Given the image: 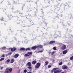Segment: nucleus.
Returning a JSON list of instances; mask_svg holds the SVG:
<instances>
[{"label":"nucleus","instance_id":"26","mask_svg":"<svg viewBox=\"0 0 73 73\" xmlns=\"http://www.w3.org/2000/svg\"><path fill=\"white\" fill-rule=\"evenodd\" d=\"M29 56V55L27 54H26L25 55V56L26 57H27V56Z\"/></svg>","mask_w":73,"mask_h":73},{"label":"nucleus","instance_id":"12","mask_svg":"<svg viewBox=\"0 0 73 73\" xmlns=\"http://www.w3.org/2000/svg\"><path fill=\"white\" fill-rule=\"evenodd\" d=\"M18 56H19V54H17L14 55V57L16 58H17V57H18Z\"/></svg>","mask_w":73,"mask_h":73},{"label":"nucleus","instance_id":"30","mask_svg":"<svg viewBox=\"0 0 73 73\" xmlns=\"http://www.w3.org/2000/svg\"><path fill=\"white\" fill-rule=\"evenodd\" d=\"M3 49H6V47L3 46L2 47Z\"/></svg>","mask_w":73,"mask_h":73},{"label":"nucleus","instance_id":"24","mask_svg":"<svg viewBox=\"0 0 73 73\" xmlns=\"http://www.w3.org/2000/svg\"><path fill=\"white\" fill-rule=\"evenodd\" d=\"M5 58H1V59H0V61H2V60H4Z\"/></svg>","mask_w":73,"mask_h":73},{"label":"nucleus","instance_id":"39","mask_svg":"<svg viewBox=\"0 0 73 73\" xmlns=\"http://www.w3.org/2000/svg\"><path fill=\"white\" fill-rule=\"evenodd\" d=\"M44 45H45V44H44Z\"/></svg>","mask_w":73,"mask_h":73},{"label":"nucleus","instance_id":"18","mask_svg":"<svg viewBox=\"0 0 73 73\" xmlns=\"http://www.w3.org/2000/svg\"><path fill=\"white\" fill-rule=\"evenodd\" d=\"M21 50H25V48H22L20 49Z\"/></svg>","mask_w":73,"mask_h":73},{"label":"nucleus","instance_id":"29","mask_svg":"<svg viewBox=\"0 0 73 73\" xmlns=\"http://www.w3.org/2000/svg\"><path fill=\"white\" fill-rule=\"evenodd\" d=\"M62 62H60L59 63V65H62Z\"/></svg>","mask_w":73,"mask_h":73},{"label":"nucleus","instance_id":"5","mask_svg":"<svg viewBox=\"0 0 73 73\" xmlns=\"http://www.w3.org/2000/svg\"><path fill=\"white\" fill-rule=\"evenodd\" d=\"M4 73H10L9 72V70L8 68H6L5 70V71L4 72Z\"/></svg>","mask_w":73,"mask_h":73},{"label":"nucleus","instance_id":"27","mask_svg":"<svg viewBox=\"0 0 73 73\" xmlns=\"http://www.w3.org/2000/svg\"><path fill=\"white\" fill-rule=\"evenodd\" d=\"M11 54H12V52H10L8 54V55L9 56L11 55Z\"/></svg>","mask_w":73,"mask_h":73},{"label":"nucleus","instance_id":"25","mask_svg":"<svg viewBox=\"0 0 73 73\" xmlns=\"http://www.w3.org/2000/svg\"><path fill=\"white\" fill-rule=\"evenodd\" d=\"M27 50H31V49H30V48H27V49H26L25 50H26V51H27Z\"/></svg>","mask_w":73,"mask_h":73},{"label":"nucleus","instance_id":"36","mask_svg":"<svg viewBox=\"0 0 73 73\" xmlns=\"http://www.w3.org/2000/svg\"><path fill=\"white\" fill-rule=\"evenodd\" d=\"M3 18H2V19H1V21H3Z\"/></svg>","mask_w":73,"mask_h":73},{"label":"nucleus","instance_id":"4","mask_svg":"<svg viewBox=\"0 0 73 73\" xmlns=\"http://www.w3.org/2000/svg\"><path fill=\"white\" fill-rule=\"evenodd\" d=\"M66 45L64 44L62 46V49H63V50H64L66 49Z\"/></svg>","mask_w":73,"mask_h":73},{"label":"nucleus","instance_id":"34","mask_svg":"<svg viewBox=\"0 0 73 73\" xmlns=\"http://www.w3.org/2000/svg\"><path fill=\"white\" fill-rule=\"evenodd\" d=\"M5 57V55L3 54L2 55V57Z\"/></svg>","mask_w":73,"mask_h":73},{"label":"nucleus","instance_id":"9","mask_svg":"<svg viewBox=\"0 0 73 73\" xmlns=\"http://www.w3.org/2000/svg\"><path fill=\"white\" fill-rule=\"evenodd\" d=\"M60 72H61V71H59L58 70H57L56 71H54V73H60Z\"/></svg>","mask_w":73,"mask_h":73},{"label":"nucleus","instance_id":"2","mask_svg":"<svg viewBox=\"0 0 73 73\" xmlns=\"http://www.w3.org/2000/svg\"><path fill=\"white\" fill-rule=\"evenodd\" d=\"M49 44L50 45H54V44H55V41H50L49 42Z\"/></svg>","mask_w":73,"mask_h":73},{"label":"nucleus","instance_id":"11","mask_svg":"<svg viewBox=\"0 0 73 73\" xmlns=\"http://www.w3.org/2000/svg\"><path fill=\"white\" fill-rule=\"evenodd\" d=\"M67 52H68V51H67V50H65L63 51V54H65Z\"/></svg>","mask_w":73,"mask_h":73},{"label":"nucleus","instance_id":"17","mask_svg":"<svg viewBox=\"0 0 73 73\" xmlns=\"http://www.w3.org/2000/svg\"><path fill=\"white\" fill-rule=\"evenodd\" d=\"M48 64H49V62L48 61H46L45 62V65H47Z\"/></svg>","mask_w":73,"mask_h":73},{"label":"nucleus","instance_id":"8","mask_svg":"<svg viewBox=\"0 0 73 73\" xmlns=\"http://www.w3.org/2000/svg\"><path fill=\"white\" fill-rule=\"evenodd\" d=\"M16 50V48H12L11 51L12 52H14V51H15Z\"/></svg>","mask_w":73,"mask_h":73},{"label":"nucleus","instance_id":"40","mask_svg":"<svg viewBox=\"0 0 73 73\" xmlns=\"http://www.w3.org/2000/svg\"><path fill=\"white\" fill-rule=\"evenodd\" d=\"M56 36H57V35H56Z\"/></svg>","mask_w":73,"mask_h":73},{"label":"nucleus","instance_id":"19","mask_svg":"<svg viewBox=\"0 0 73 73\" xmlns=\"http://www.w3.org/2000/svg\"><path fill=\"white\" fill-rule=\"evenodd\" d=\"M11 63H13L14 62V59H12L11 60Z\"/></svg>","mask_w":73,"mask_h":73},{"label":"nucleus","instance_id":"28","mask_svg":"<svg viewBox=\"0 0 73 73\" xmlns=\"http://www.w3.org/2000/svg\"><path fill=\"white\" fill-rule=\"evenodd\" d=\"M24 73H27V70H24Z\"/></svg>","mask_w":73,"mask_h":73},{"label":"nucleus","instance_id":"23","mask_svg":"<svg viewBox=\"0 0 73 73\" xmlns=\"http://www.w3.org/2000/svg\"><path fill=\"white\" fill-rule=\"evenodd\" d=\"M70 59L71 60H73V56H72V57H71Z\"/></svg>","mask_w":73,"mask_h":73},{"label":"nucleus","instance_id":"6","mask_svg":"<svg viewBox=\"0 0 73 73\" xmlns=\"http://www.w3.org/2000/svg\"><path fill=\"white\" fill-rule=\"evenodd\" d=\"M44 51V49L43 48H42L40 49V50H39L38 51V53H42V52Z\"/></svg>","mask_w":73,"mask_h":73},{"label":"nucleus","instance_id":"32","mask_svg":"<svg viewBox=\"0 0 73 73\" xmlns=\"http://www.w3.org/2000/svg\"><path fill=\"white\" fill-rule=\"evenodd\" d=\"M27 68H28V69H32V67H30V66H29V67H28Z\"/></svg>","mask_w":73,"mask_h":73},{"label":"nucleus","instance_id":"16","mask_svg":"<svg viewBox=\"0 0 73 73\" xmlns=\"http://www.w3.org/2000/svg\"><path fill=\"white\" fill-rule=\"evenodd\" d=\"M27 65H28L29 66H31V62H28L27 63Z\"/></svg>","mask_w":73,"mask_h":73},{"label":"nucleus","instance_id":"14","mask_svg":"<svg viewBox=\"0 0 73 73\" xmlns=\"http://www.w3.org/2000/svg\"><path fill=\"white\" fill-rule=\"evenodd\" d=\"M9 71V73H11L12 71V68H8Z\"/></svg>","mask_w":73,"mask_h":73},{"label":"nucleus","instance_id":"3","mask_svg":"<svg viewBox=\"0 0 73 73\" xmlns=\"http://www.w3.org/2000/svg\"><path fill=\"white\" fill-rule=\"evenodd\" d=\"M62 69L65 70V69H67V66H66V65H63L62 66Z\"/></svg>","mask_w":73,"mask_h":73},{"label":"nucleus","instance_id":"37","mask_svg":"<svg viewBox=\"0 0 73 73\" xmlns=\"http://www.w3.org/2000/svg\"><path fill=\"white\" fill-rule=\"evenodd\" d=\"M62 73H64V72H62Z\"/></svg>","mask_w":73,"mask_h":73},{"label":"nucleus","instance_id":"1","mask_svg":"<svg viewBox=\"0 0 73 73\" xmlns=\"http://www.w3.org/2000/svg\"><path fill=\"white\" fill-rule=\"evenodd\" d=\"M40 65H41V63H37L35 65V68H36V69L39 68V67H40Z\"/></svg>","mask_w":73,"mask_h":73},{"label":"nucleus","instance_id":"7","mask_svg":"<svg viewBox=\"0 0 73 73\" xmlns=\"http://www.w3.org/2000/svg\"><path fill=\"white\" fill-rule=\"evenodd\" d=\"M36 48H37V46H35L32 47L31 49H34V50H35V49H36Z\"/></svg>","mask_w":73,"mask_h":73},{"label":"nucleus","instance_id":"21","mask_svg":"<svg viewBox=\"0 0 73 73\" xmlns=\"http://www.w3.org/2000/svg\"><path fill=\"white\" fill-rule=\"evenodd\" d=\"M8 62V63L9 62H10V59H8L6 61V62Z\"/></svg>","mask_w":73,"mask_h":73},{"label":"nucleus","instance_id":"38","mask_svg":"<svg viewBox=\"0 0 73 73\" xmlns=\"http://www.w3.org/2000/svg\"><path fill=\"white\" fill-rule=\"evenodd\" d=\"M8 56V55H6V56Z\"/></svg>","mask_w":73,"mask_h":73},{"label":"nucleus","instance_id":"33","mask_svg":"<svg viewBox=\"0 0 73 73\" xmlns=\"http://www.w3.org/2000/svg\"><path fill=\"white\" fill-rule=\"evenodd\" d=\"M54 53H55V52H54V51L52 52V53L51 54L52 55H53V54H54Z\"/></svg>","mask_w":73,"mask_h":73},{"label":"nucleus","instance_id":"10","mask_svg":"<svg viewBox=\"0 0 73 73\" xmlns=\"http://www.w3.org/2000/svg\"><path fill=\"white\" fill-rule=\"evenodd\" d=\"M36 62H37V61L35 60H34L32 62V63L33 64V65H35V64H36Z\"/></svg>","mask_w":73,"mask_h":73},{"label":"nucleus","instance_id":"35","mask_svg":"<svg viewBox=\"0 0 73 73\" xmlns=\"http://www.w3.org/2000/svg\"><path fill=\"white\" fill-rule=\"evenodd\" d=\"M3 69V67H1V70H2Z\"/></svg>","mask_w":73,"mask_h":73},{"label":"nucleus","instance_id":"22","mask_svg":"<svg viewBox=\"0 0 73 73\" xmlns=\"http://www.w3.org/2000/svg\"><path fill=\"white\" fill-rule=\"evenodd\" d=\"M27 54H29V55H31V54H32V52H28L27 53Z\"/></svg>","mask_w":73,"mask_h":73},{"label":"nucleus","instance_id":"20","mask_svg":"<svg viewBox=\"0 0 73 73\" xmlns=\"http://www.w3.org/2000/svg\"><path fill=\"white\" fill-rule=\"evenodd\" d=\"M53 49L54 50H57V48H56V47H54L53 48Z\"/></svg>","mask_w":73,"mask_h":73},{"label":"nucleus","instance_id":"15","mask_svg":"<svg viewBox=\"0 0 73 73\" xmlns=\"http://www.w3.org/2000/svg\"><path fill=\"white\" fill-rule=\"evenodd\" d=\"M43 46H42L41 45H38L37 46V48H40L41 49V48H42Z\"/></svg>","mask_w":73,"mask_h":73},{"label":"nucleus","instance_id":"31","mask_svg":"<svg viewBox=\"0 0 73 73\" xmlns=\"http://www.w3.org/2000/svg\"><path fill=\"white\" fill-rule=\"evenodd\" d=\"M51 67V65H48V68H50Z\"/></svg>","mask_w":73,"mask_h":73},{"label":"nucleus","instance_id":"13","mask_svg":"<svg viewBox=\"0 0 73 73\" xmlns=\"http://www.w3.org/2000/svg\"><path fill=\"white\" fill-rule=\"evenodd\" d=\"M57 69V68H53V69L51 71L52 73H53V72H54V71H55V70H56V69Z\"/></svg>","mask_w":73,"mask_h":73}]
</instances>
